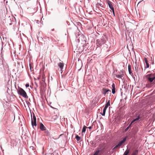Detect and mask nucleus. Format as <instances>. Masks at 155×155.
Masks as SVG:
<instances>
[{
	"label": "nucleus",
	"instance_id": "15",
	"mask_svg": "<svg viewBox=\"0 0 155 155\" xmlns=\"http://www.w3.org/2000/svg\"><path fill=\"white\" fill-rule=\"evenodd\" d=\"M130 152V149H127L124 153V155H128Z\"/></svg>",
	"mask_w": 155,
	"mask_h": 155
},
{
	"label": "nucleus",
	"instance_id": "24",
	"mask_svg": "<svg viewBox=\"0 0 155 155\" xmlns=\"http://www.w3.org/2000/svg\"><path fill=\"white\" fill-rule=\"evenodd\" d=\"M129 127H128L125 130V132H126L127 131V130H128V129H129Z\"/></svg>",
	"mask_w": 155,
	"mask_h": 155
},
{
	"label": "nucleus",
	"instance_id": "20",
	"mask_svg": "<svg viewBox=\"0 0 155 155\" xmlns=\"http://www.w3.org/2000/svg\"><path fill=\"white\" fill-rule=\"evenodd\" d=\"M87 128V127L86 126H84L82 130V132H85L86 131V129Z\"/></svg>",
	"mask_w": 155,
	"mask_h": 155
},
{
	"label": "nucleus",
	"instance_id": "14",
	"mask_svg": "<svg viewBox=\"0 0 155 155\" xmlns=\"http://www.w3.org/2000/svg\"><path fill=\"white\" fill-rule=\"evenodd\" d=\"M128 70L129 73L130 75L133 74L131 71V65L130 64H129L128 65Z\"/></svg>",
	"mask_w": 155,
	"mask_h": 155
},
{
	"label": "nucleus",
	"instance_id": "5",
	"mask_svg": "<svg viewBox=\"0 0 155 155\" xmlns=\"http://www.w3.org/2000/svg\"><path fill=\"white\" fill-rule=\"evenodd\" d=\"M154 75L153 74H150L147 75V78L150 82H152L155 79L154 77H153Z\"/></svg>",
	"mask_w": 155,
	"mask_h": 155
},
{
	"label": "nucleus",
	"instance_id": "6",
	"mask_svg": "<svg viewBox=\"0 0 155 155\" xmlns=\"http://www.w3.org/2000/svg\"><path fill=\"white\" fill-rule=\"evenodd\" d=\"M124 75L123 72V71H121V72L119 73V74L116 75V76L117 78L123 79Z\"/></svg>",
	"mask_w": 155,
	"mask_h": 155
},
{
	"label": "nucleus",
	"instance_id": "10",
	"mask_svg": "<svg viewBox=\"0 0 155 155\" xmlns=\"http://www.w3.org/2000/svg\"><path fill=\"white\" fill-rule=\"evenodd\" d=\"M40 128L41 130L42 131L45 130H46V127L42 123H41L40 124Z\"/></svg>",
	"mask_w": 155,
	"mask_h": 155
},
{
	"label": "nucleus",
	"instance_id": "1",
	"mask_svg": "<svg viewBox=\"0 0 155 155\" xmlns=\"http://www.w3.org/2000/svg\"><path fill=\"white\" fill-rule=\"evenodd\" d=\"M18 93L21 96L25 98L28 97V96L25 91L21 87L18 88Z\"/></svg>",
	"mask_w": 155,
	"mask_h": 155
},
{
	"label": "nucleus",
	"instance_id": "19",
	"mask_svg": "<svg viewBox=\"0 0 155 155\" xmlns=\"http://www.w3.org/2000/svg\"><path fill=\"white\" fill-rule=\"evenodd\" d=\"M75 138L77 141H79L81 140V137L77 135L76 136Z\"/></svg>",
	"mask_w": 155,
	"mask_h": 155
},
{
	"label": "nucleus",
	"instance_id": "22",
	"mask_svg": "<svg viewBox=\"0 0 155 155\" xmlns=\"http://www.w3.org/2000/svg\"><path fill=\"white\" fill-rule=\"evenodd\" d=\"M116 88H112V93L113 94H115V93Z\"/></svg>",
	"mask_w": 155,
	"mask_h": 155
},
{
	"label": "nucleus",
	"instance_id": "27",
	"mask_svg": "<svg viewBox=\"0 0 155 155\" xmlns=\"http://www.w3.org/2000/svg\"><path fill=\"white\" fill-rule=\"evenodd\" d=\"M88 128H89V129H91L92 127H91L90 126V127H88Z\"/></svg>",
	"mask_w": 155,
	"mask_h": 155
},
{
	"label": "nucleus",
	"instance_id": "8",
	"mask_svg": "<svg viewBox=\"0 0 155 155\" xmlns=\"http://www.w3.org/2000/svg\"><path fill=\"white\" fill-rule=\"evenodd\" d=\"M110 92L111 91L109 89H107L105 88H103L102 89V93L105 95L106 94H108V92Z\"/></svg>",
	"mask_w": 155,
	"mask_h": 155
},
{
	"label": "nucleus",
	"instance_id": "13",
	"mask_svg": "<svg viewBox=\"0 0 155 155\" xmlns=\"http://www.w3.org/2000/svg\"><path fill=\"white\" fill-rule=\"evenodd\" d=\"M144 61L146 64V68H148L149 67V65L148 63V61L147 58H144Z\"/></svg>",
	"mask_w": 155,
	"mask_h": 155
},
{
	"label": "nucleus",
	"instance_id": "4",
	"mask_svg": "<svg viewBox=\"0 0 155 155\" xmlns=\"http://www.w3.org/2000/svg\"><path fill=\"white\" fill-rule=\"evenodd\" d=\"M107 2L109 8L112 10L114 15V8L113 6L112 2L108 0H107Z\"/></svg>",
	"mask_w": 155,
	"mask_h": 155
},
{
	"label": "nucleus",
	"instance_id": "7",
	"mask_svg": "<svg viewBox=\"0 0 155 155\" xmlns=\"http://www.w3.org/2000/svg\"><path fill=\"white\" fill-rule=\"evenodd\" d=\"M102 150H98L96 151L93 155H101L103 153Z\"/></svg>",
	"mask_w": 155,
	"mask_h": 155
},
{
	"label": "nucleus",
	"instance_id": "3",
	"mask_svg": "<svg viewBox=\"0 0 155 155\" xmlns=\"http://www.w3.org/2000/svg\"><path fill=\"white\" fill-rule=\"evenodd\" d=\"M33 117L32 118V115H31V124L33 127L34 126L36 127L37 126V123H36V117L34 113L33 114Z\"/></svg>",
	"mask_w": 155,
	"mask_h": 155
},
{
	"label": "nucleus",
	"instance_id": "9",
	"mask_svg": "<svg viewBox=\"0 0 155 155\" xmlns=\"http://www.w3.org/2000/svg\"><path fill=\"white\" fill-rule=\"evenodd\" d=\"M127 139V138L126 137H124L123 140L120 141L117 145L118 147H120V146H121L122 144L124 143L125 141Z\"/></svg>",
	"mask_w": 155,
	"mask_h": 155
},
{
	"label": "nucleus",
	"instance_id": "17",
	"mask_svg": "<svg viewBox=\"0 0 155 155\" xmlns=\"http://www.w3.org/2000/svg\"><path fill=\"white\" fill-rule=\"evenodd\" d=\"M41 77H42V81H45V75L44 73L42 74L41 75Z\"/></svg>",
	"mask_w": 155,
	"mask_h": 155
},
{
	"label": "nucleus",
	"instance_id": "11",
	"mask_svg": "<svg viewBox=\"0 0 155 155\" xmlns=\"http://www.w3.org/2000/svg\"><path fill=\"white\" fill-rule=\"evenodd\" d=\"M139 119H140V117H139V115L138 117H137L134 119L130 123V124L128 127H130L131 126V124H132L133 123H134V122H135L136 121L139 120Z\"/></svg>",
	"mask_w": 155,
	"mask_h": 155
},
{
	"label": "nucleus",
	"instance_id": "23",
	"mask_svg": "<svg viewBox=\"0 0 155 155\" xmlns=\"http://www.w3.org/2000/svg\"><path fill=\"white\" fill-rule=\"evenodd\" d=\"M112 88H115V85L114 83H113L112 85Z\"/></svg>",
	"mask_w": 155,
	"mask_h": 155
},
{
	"label": "nucleus",
	"instance_id": "18",
	"mask_svg": "<svg viewBox=\"0 0 155 155\" xmlns=\"http://www.w3.org/2000/svg\"><path fill=\"white\" fill-rule=\"evenodd\" d=\"M110 105V100H109L108 102L105 104L104 107L107 108Z\"/></svg>",
	"mask_w": 155,
	"mask_h": 155
},
{
	"label": "nucleus",
	"instance_id": "12",
	"mask_svg": "<svg viewBox=\"0 0 155 155\" xmlns=\"http://www.w3.org/2000/svg\"><path fill=\"white\" fill-rule=\"evenodd\" d=\"M58 65L61 68V73H62V69L64 66V64L63 63L60 62L59 63H58Z\"/></svg>",
	"mask_w": 155,
	"mask_h": 155
},
{
	"label": "nucleus",
	"instance_id": "16",
	"mask_svg": "<svg viewBox=\"0 0 155 155\" xmlns=\"http://www.w3.org/2000/svg\"><path fill=\"white\" fill-rule=\"evenodd\" d=\"M107 108H106L105 107H104V108L103 113L101 114L102 116H105L106 111V109Z\"/></svg>",
	"mask_w": 155,
	"mask_h": 155
},
{
	"label": "nucleus",
	"instance_id": "26",
	"mask_svg": "<svg viewBox=\"0 0 155 155\" xmlns=\"http://www.w3.org/2000/svg\"><path fill=\"white\" fill-rule=\"evenodd\" d=\"M25 86L26 87H29V84H26L25 85Z\"/></svg>",
	"mask_w": 155,
	"mask_h": 155
},
{
	"label": "nucleus",
	"instance_id": "25",
	"mask_svg": "<svg viewBox=\"0 0 155 155\" xmlns=\"http://www.w3.org/2000/svg\"><path fill=\"white\" fill-rule=\"evenodd\" d=\"M118 147L117 146V145H116V146H115L113 149L112 150H114V149H115L117 147Z\"/></svg>",
	"mask_w": 155,
	"mask_h": 155
},
{
	"label": "nucleus",
	"instance_id": "2",
	"mask_svg": "<svg viewBox=\"0 0 155 155\" xmlns=\"http://www.w3.org/2000/svg\"><path fill=\"white\" fill-rule=\"evenodd\" d=\"M105 42V41L104 39H97V40L96 44L97 46L100 47L102 45L104 44Z\"/></svg>",
	"mask_w": 155,
	"mask_h": 155
},
{
	"label": "nucleus",
	"instance_id": "21",
	"mask_svg": "<svg viewBox=\"0 0 155 155\" xmlns=\"http://www.w3.org/2000/svg\"><path fill=\"white\" fill-rule=\"evenodd\" d=\"M138 153L137 150H136L134 152H133L131 155H137Z\"/></svg>",
	"mask_w": 155,
	"mask_h": 155
},
{
	"label": "nucleus",
	"instance_id": "28",
	"mask_svg": "<svg viewBox=\"0 0 155 155\" xmlns=\"http://www.w3.org/2000/svg\"><path fill=\"white\" fill-rule=\"evenodd\" d=\"M40 78V77H39V78H38V79H39Z\"/></svg>",
	"mask_w": 155,
	"mask_h": 155
}]
</instances>
